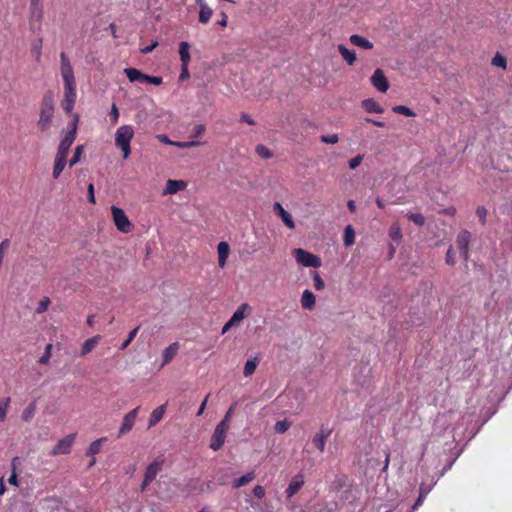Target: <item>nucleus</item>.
I'll return each instance as SVG.
<instances>
[{
	"mask_svg": "<svg viewBox=\"0 0 512 512\" xmlns=\"http://www.w3.org/2000/svg\"><path fill=\"white\" fill-rule=\"evenodd\" d=\"M60 74L63 80V98L61 107L66 114H71L77 99L76 79L70 59L65 52L60 53Z\"/></svg>",
	"mask_w": 512,
	"mask_h": 512,
	"instance_id": "obj_1",
	"label": "nucleus"
},
{
	"mask_svg": "<svg viewBox=\"0 0 512 512\" xmlns=\"http://www.w3.org/2000/svg\"><path fill=\"white\" fill-rule=\"evenodd\" d=\"M55 113V97L51 90L44 93L39 106V119L37 127L41 132H47L53 123Z\"/></svg>",
	"mask_w": 512,
	"mask_h": 512,
	"instance_id": "obj_2",
	"label": "nucleus"
},
{
	"mask_svg": "<svg viewBox=\"0 0 512 512\" xmlns=\"http://www.w3.org/2000/svg\"><path fill=\"white\" fill-rule=\"evenodd\" d=\"M134 137V128L132 125H122L115 133V145L121 150L123 159H127L131 154L130 143Z\"/></svg>",
	"mask_w": 512,
	"mask_h": 512,
	"instance_id": "obj_3",
	"label": "nucleus"
},
{
	"mask_svg": "<svg viewBox=\"0 0 512 512\" xmlns=\"http://www.w3.org/2000/svg\"><path fill=\"white\" fill-rule=\"evenodd\" d=\"M44 11L41 0H31L29 6V28L32 31H39L42 27Z\"/></svg>",
	"mask_w": 512,
	"mask_h": 512,
	"instance_id": "obj_4",
	"label": "nucleus"
},
{
	"mask_svg": "<svg viewBox=\"0 0 512 512\" xmlns=\"http://www.w3.org/2000/svg\"><path fill=\"white\" fill-rule=\"evenodd\" d=\"M164 459L158 457L154 459L146 468L144 472V478L141 483V491H145L147 487L156 479L158 473L162 470Z\"/></svg>",
	"mask_w": 512,
	"mask_h": 512,
	"instance_id": "obj_5",
	"label": "nucleus"
},
{
	"mask_svg": "<svg viewBox=\"0 0 512 512\" xmlns=\"http://www.w3.org/2000/svg\"><path fill=\"white\" fill-rule=\"evenodd\" d=\"M111 212L114 224L120 232L129 233L132 231L133 224L130 222L123 209L112 206Z\"/></svg>",
	"mask_w": 512,
	"mask_h": 512,
	"instance_id": "obj_6",
	"label": "nucleus"
},
{
	"mask_svg": "<svg viewBox=\"0 0 512 512\" xmlns=\"http://www.w3.org/2000/svg\"><path fill=\"white\" fill-rule=\"evenodd\" d=\"M293 254L296 261L305 267L319 268L322 265L320 257L304 249H294Z\"/></svg>",
	"mask_w": 512,
	"mask_h": 512,
	"instance_id": "obj_7",
	"label": "nucleus"
},
{
	"mask_svg": "<svg viewBox=\"0 0 512 512\" xmlns=\"http://www.w3.org/2000/svg\"><path fill=\"white\" fill-rule=\"evenodd\" d=\"M78 116H75L74 123L70 131H68L59 143L57 153L59 155L66 156L76 138Z\"/></svg>",
	"mask_w": 512,
	"mask_h": 512,
	"instance_id": "obj_8",
	"label": "nucleus"
},
{
	"mask_svg": "<svg viewBox=\"0 0 512 512\" xmlns=\"http://www.w3.org/2000/svg\"><path fill=\"white\" fill-rule=\"evenodd\" d=\"M471 242V233L468 230H462L456 238V246L459 249L460 256L464 261L469 259V246Z\"/></svg>",
	"mask_w": 512,
	"mask_h": 512,
	"instance_id": "obj_9",
	"label": "nucleus"
},
{
	"mask_svg": "<svg viewBox=\"0 0 512 512\" xmlns=\"http://www.w3.org/2000/svg\"><path fill=\"white\" fill-rule=\"evenodd\" d=\"M139 409L140 407H136L124 416L122 424L119 428L118 437H121L132 430Z\"/></svg>",
	"mask_w": 512,
	"mask_h": 512,
	"instance_id": "obj_10",
	"label": "nucleus"
},
{
	"mask_svg": "<svg viewBox=\"0 0 512 512\" xmlns=\"http://www.w3.org/2000/svg\"><path fill=\"white\" fill-rule=\"evenodd\" d=\"M332 433V429L330 428H325V427H321L319 432H317L314 437L312 438V444L315 446V448L317 450H319V452H324L325 450V446H326V442L328 440V438L330 437Z\"/></svg>",
	"mask_w": 512,
	"mask_h": 512,
	"instance_id": "obj_11",
	"label": "nucleus"
},
{
	"mask_svg": "<svg viewBox=\"0 0 512 512\" xmlns=\"http://www.w3.org/2000/svg\"><path fill=\"white\" fill-rule=\"evenodd\" d=\"M371 84L380 92L389 89V82L381 69H376L371 77Z\"/></svg>",
	"mask_w": 512,
	"mask_h": 512,
	"instance_id": "obj_12",
	"label": "nucleus"
},
{
	"mask_svg": "<svg viewBox=\"0 0 512 512\" xmlns=\"http://www.w3.org/2000/svg\"><path fill=\"white\" fill-rule=\"evenodd\" d=\"M74 439H75V434H70L67 437L59 440L58 443L54 446L51 454L52 455L68 454L71 450Z\"/></svg>",
	"mask_w": 512,
	"mask_h": 512,
	"instance_id": "obj_13",
	"label": "nucleus"
},
{
	"mask_svg": "<svg viewBox=\"0 0 512 512\" xmlns=\"http://www.w3.org/2000/svg\"><path fill=\"white\" fill-rule=\"evenodd\" d=\"M304 475L302 473H298L295 475L292 480L290 481L285 494L287 498H291L293 495H295L304 485Z\"/></svg>",
	"mask_w": 512,
	"mask_h": 512,
	"instance_id": "obj_14",
	"label": "nucleus"
},
{
	"mask_svg": "<svg viewBox=\"0 0 512 512\" xmlns=\"http://www.w3.org/2000/svg\"><path fill=\"white\" fill-rule=\"evenodd\" d=\"M186 187H187V183L185 181H183V180H172V179H169L166 182V187L163 190L162 194L163 195L176 194L179 191L185 190Z\"/></svg>",
	"mask_w": 512,
	"mask_h": 512,
	"instance_id": "obj_15",
	"label": "nucleus"
},
{
	"mask_svg": "<svg viewBox=\"0 0 512 512\" xmlns=\"http://www.w3.org/2000/svg\"><path fill=\"white\" fill-rule=\"evenodd\" d=\"M179 348H180L179 343L174 342L164 349L163 354H162L163 360H162V363L160 366L161 368H163L165 365H167L168 363H170L173 360V358L177 355Z\"/></svg>",
	"mask_w": 512,
	"mask_h": 512,
	"instance_id": "obj_16",
	"label": "nucleus"
},
{
	"mask_svg": "<svg viewBox=\"0 0 512 512\" xmlns=\"http://www.w3.org/2000/svg\"><path fill=\"white\" fill-rule=\"evenodd\" d=\"M218 252V265L220 268H224L227 262V258L230 253V247L227 242H220L217 246Z\"/></svg>",
	"mask_w": 512,
	"mask_h": 512,
	"instance_id": "obj_17",
	"label": "nucleus"
},
{
	"mask_svg": "<svg viewBox=\"0 0 512 512\" xmlns=\"http://www.w3.org/2000/svg\"><path fill=\"white\" fill-rule=\"evenodd\" d=\"M226 439V433L215 428L210 442V448L213 451H218L224 444Z\"/></svg>",
	"mask_w": 512,
	"mask_h": 512,
	"instance_id": "obj_18",
	"label": "nucleus"
},
{
	"mask_svg": "<svg viewBox=\"0 0 512 512\" xmlns=\"http://www.w3.org/2000/svg\"><path fill=\"white\" fill-rule=\"evenodd\" d=\"M165 411H166V404H162V405L158 406L157 408H155L150 414L148 428H151V427L155 426L156 424H158L162 420V418L165 414Z\"/></svg>",
	"mask_w": 512,
	"mask_h": 512,
	"instance_id": "obj_19",
	"label": "nucleus"
},
{
	"mask_svg": "<svg viewBox=\"0 0 512 512\" xmlns=\"http://www.w3.org/2000/svg\"><path fill=\"white\" fill-rule=\"evenodd\" d=\"M67 162V157L63 155L56 154L54 160V167L52 176L54 179H58L65 168Z\"/></svg>",
	"mask_w": 512,
	"mask_h": 512,
	"instance_id": "obj_20",
	"label": "nucleus"
},
{
	"mask_svg": "<svg viewBox=\"0 0 512 512\" xmlns=\"http://www.w3.org/2000/svg\"><path fill=\"white\" fill-rule=\"evenodd\" d=\"M316 298L310 290H304L301 296V305L304 309L312 310L315 307Z\"/></svg>",
	"mask_w": 512,
	"mask_h": 512,
	"instance_id": "obj_21",
	"label": "nucleus"
},
{
	"mask_svg": "<svg viewBox=\"0 0 512 512\" xmlns=\"http://www.w3.org/2000/svg\"><path fill=\"white\" fill-rule=\"evenodd\" d=\"M250 310V306L247 303L241 304L238 309L233 313L230 318L231 324H239L246 316V311Z\"/></svg>",
	"mask_w": 512,
	"mask_h": 512,
	"instance_id": "obj_22",
	"label": "nucleus"
},
{
	"mask_svg": "<svg viewBox=\"0 0 512 512\" xmlns=\"http://www.w3.org/2000/svg\"><path fill=\"white\" fill-rule=\"evenodd\" d=\"M124 73L126 74L130 82L138 81L141 83H145V78L147 74L142 73L140 70L136 68H126L124 69Z\"/></svg>",
	"mask_w": 512,
	"mask_h": 512,
	"instance_id": "obj_23",
	"label": "nucleus"
},
{
	"mask_svg": "<svg viewBox=\"0 0 512 512\" xmlns=\"http://www.w3.org/2000/svg\"><path fill=\"white\" fill-rule=\"evenodd\" d=\"M337 49L339 51V53L341 54V56L343 57V59L345 60V62L352 66L355 61H356V54L353 50H349L346 46H344L343 44H339L337 46Z\"/></svg>",
	"mask_w": 512,
	"mask_h": 512,
	"instance_id": "obj_24",
	"label": "nucleus"
},
{
	"mask_svg": "<svg viewBox=\"0 0 512 512\" xmlns=\"http://www.w3.org/2000/svg\"><path fill=\"white\" fill-rule=\"evenodd\" d=\"M100 339H101L100 335H96V336H93V337L87 339L82 344L80 355L85 356V355L89 354L97 346Z\"/></svg>",
	"mask_w": 512,
	"mask_h": 512,
	"instance_id": "obj_25",
	"label": "nucleus"
},
{
	"mask_svg": "<svg viewBox=\"0 0 512 512\" xmlns=\"http://www.w3.org/2000/svg\"><path fill=\"white\" fill-rule=\"evenodd\" d=\"M362 107L367 111L368 113H383V108L379 105L378 102H376L372 98H368L362 101Z\"/></svg>",
	"mask_w": 512,
	"mask_h": 512,
	"instance_id": "obj_26",
	"label": "nucleus"
},
{
	"mask_svg": "<svg viewBox=\"0 0 512 512\" xmlns=\"http://www.w3.org/2000/svg\"><path fill=\"white\" fill-rule=\"evenodd\" d=\"M349 40L353 45L361 47L363 49H367V50L372 49L374 46L371 41H369L368 39H366L358 34L351 35Z\"/></svg>",
	"mask_w": 512,
	"mask_h": 512,
	"instance_id": "obj_27",
	"label": "nucleus"
},
{
	"mask_svg": "<svg viewBox=\"0 0 512 512\" xmlns=\"http://www.w3.org/2000/svg\"><path fill=\"white\" fill-rule=\"evenodd\" d=\"M189 44L188 42H180L179 44V54L182 66H188L191 60L190 52H189Z\"/></svg>",
	"mask_w": 512,
	"mask_h": 512,
	"instance_id": "obj_28",
	"label": "nucleus"
},
{
	"mask_svg": "<svg viewBox=\"0 0 512 512\" xmlns=\"http://www.w3.org/2000/svg\"><path fill=\"white\" fill-rule=\"evenodd\" d=\"M255 477H256V475H255L254 471L248 472L247 474L241 476L240 478L235 479L232 482V487L234 489H238L242 486H245L248 483H250L251 481H253L255 479Z\"/></svg>",
	"mask_w": 512,
	"mask_h": 512,
	"instance_id": "obj_29",
	"label": "nucleus"
},
{
	"mask_svg": "<svg viewBox=\"0 0 512 512\" xmlns=\"http://www.w3.org/2000/svg\"><path fill=\"white\" fill-rule=\"evenodd\" d=\"M106 440H107L106 437H102V438H99V439L93 441L90 444V446L86 452V455L93 457L94 455L98 454L101 450L102 443H104Z\"/></svg>",
	"mask_w": 512,
	"mask_h": 512,
	"instance_id": "obj_30",
	"label": "nucleus"
},
{
	"mask_svg": "<svg viewBox=\"0 0 512 512\" xmlns=\"http://www.w3.org/2000/svg\"><path fill=\"white\" fill-rule=\"evenodd\" d=\"M344 245L349 247L355 242V231L351 225L346 226L343 235Z\"/></svg>",
	"mask_w": 512,
	"mask_h": 512,
	"instance_id": "obj_31",
	"label": "nucleus"
},
{
	"mask_svg": "<svg viewBox=\"0 0 512 512\" xmlns=\"http://www.w3.org/2000/svg\"><path fill=\"white\" fill-rule=\"evenodd\" d=\"M42 45H43L42 38L35 40L31 44V54L35 58L36 61H40V58L42 55Z\"/></svg>",
	"mask_w": 512,
	"mask_h": 512,
	"instance_id": "obj_32",
	"label": "nucleus"
},
{
	"mask_svg": "<svg viewBox=\"0 0 512 512\" xmlns=\"http://www.w3.org/2000/svg\"><path fill=\"white\" fill-rule=\"evenodd\" d=\"M213 15V10L208 5H202L199 12V22L206 24Z\"/></svg>",
	"mask_w": 512,
	"mask_h": 512,
	"instance_id": "obj_33",
	"label": "nucleus"
},
{
	"mask_svg": "<svg viewBox=\"0 0 512 512\" xmlns=\"http://www.w3.org/2000/svg\"><path fill=\"white\" fill-rule=\"evenodd\" d=\"M258 363H259L258 358H253V359L247 360V362L245 363V366H244V370H243L244 376L245 377L251 376L255 372V370L258 366Z\"/></svg>",
	"mask_w": 512,
	"mask_h": 512,
	"instance_id": "obj_34",
	"label": "nucleus"
},
{
	"mask_svg": "<svg viewBox=\"0 0 512 512\" xmlns=\"http://www.w3.org/2000/svg\"><path fill=\"white\" fill-rule=\"evenodd\" d=\"M11 398L5 397L0 400V422H3L6 419L8 409L10 407Z\"/></svg>",
	"mask_w": 512,
	"mask_h": 512,
	"instance_id": "obj_35",
	"label": "nucleus"
},
{
	"mask_svg": "<svg viewBox=\"0 0 512 512\" xmlns=\"http://www.w3.org/2000/svg\"><path fill=\"white\" fill-rule=\"evenodd\" d=\"M35 411H36V404H35V402H32L22 412V415H21L22 419L25 422H30L32 420V418L34 417Z\"/></svg>",
	"mask_w": 512,
	"mask_h": 512,
	"instance_id": "obj_36",
	"label": "nucleus"
},
{
	"mask_svg": "<svg viewBox=\"0 0 512 512\" xmlns=\"http://www.w3.org/2000/svg\"><path fill=\"white\" fill-rule=\"evenodd\" d=\"M389 237L396 242H399L402 239L401 228L397 223H394L390 226Z\"/></svg>",
	"mask_w": 512,
	"mask_h": 512,
	"instance_id": "obj_37",
	"label": "nucleus"
},
{
	"mask_svg": "<svg viewBox=\"0 0 512 512\" xmlns=\"http://www.w3.org/2000/svg\"><path fill=\"white\" fill-rule=\"evenodd\" d=\"M255 152L263 159H270L273 156L272 151L262 144L256 146Z\"/></svg>",
	"mask_w": 512,
	"mask_h": 512,
	"instance_id": "obj_38",
	"label": "nucleus"
},
{
	"mask_svg": "<svg viewBox=\"0 0 512 512\" xmlns=\"http://www.w3.org/2000/svg\"><path fill=\"white\" fill-rule=\"evenodd\" d=\"M491 64L493 66H495V67H500L502 69H506V67H507V60L500 53H496L495 56L491 60Z\"/></svg>",
	"mask_w": 512,
	"mask_h": 512,
	"instance_id": "obj_39",
	"label": "nucleus"
},
{
	"mask_svg": "<svg viewBox=\"0 0 512 512\" xmlns=\"http://www.w3.org/2000/svg\"><path fill=\"white\" fill-rule=\"evenodd\" d=\"M407 218L419 227L425 224V217L421 213H408Z\"/></svg>",
	"mask_w": 512,
	"mask_h": 512,
	"instance_id": "obj_40",
	"label": "nucleus"
},
{
	"mask_svg": "<svg viewBox=\"0 0 512 512\" xmlns=\"http://www.w3.org/2000/svg\"><path fill=\"white\" fill-rule=\"evenodd\" d=\"M393 112L401 115H405L407 117H414L415 113L409 107L404 105H397L392 108Z\"/></svg>",
	"mask_w": 512,
	"mask_h": 512,
	"instance_id": "obj_41",
	"label": "nucleus"
},
{
	"mask_svg": "<svg viewBox=\"0 0 512 512\" xmlns=\"http://www.w3.org/2000/svg\"><path fill=\"white\" fill-rule=\"evenodd\" d=\"M51 301L49 297L44 296L38 303V306L36 308L37 314H42L48 310V307L50 305Z\"/></svg>",
	"mask_w": 512,
	"mask_h": 512,
	"instance_id": "obj_42",
	"label": "nucleus"
},
{
	"mask_svg": "<svg viewBox=\"0 0 512 512\" xmlns=\"http://www.w3.org/2000/svg\"><path fill=\"white\" fill-rule=\"evenodd\" d=\"M291 426V422L288 420L277 421L275 424V431L279 434L285 433Z\"/></svg>",
	"mask_w": 512,
	"mask_h": 512,
	"instance_id": "obj_43",
	"label": "nucleus"
},
{
	"mask_svg": "<svg viewBox=\"0 0 512 512\" xmlns=\"http://www.w3.org/2000/svg\"><path fill=\"white\" fill-rule=\"evenodd\" d=\"M279 216L288 228H290V229L295 228V223H294L293 218L289 212H287L285 210L284 212H281V215H279Z\"/></svg>",
	"mask_w": 512,
	"mask_h": 512,
	"instance_id": "obj_44",
	"label": "nucleus"
},
{
	"mask_svg": "<svg viewBox=\"0 0 512 512\" xmlns=\"http://www.w3.org/2000/svg\"><path fill=\"white\" fill-rule=\"evenodd\" d=\"M52 348H53L52 344H47L46 345L45 351H44L43 355L39 358V363L40 364L46 365V364L49 363L50 358H51Z\"/></svg>",
	"mask_w": 512,
	"mask_h": 512,
	"instance_id": "obj_45",
	"label": "nucleus"
},
{
	"mask_svg": "<svg viewBox=\"0 0 512 512\" xmlns=\"http://www.w3.org/2000/svg\"><path fill=\"white\" fill-rule=\"evenodd\" d=\"M83 152V146L79 145L75 148L73 157L69 161V167H73L75 164H77L80 161L81 155Z\"/></svg>",
	"mask_w": 512,
	"mask_h": 512,
	"instance_id": "obj_46",
	"label": "nucleus"
},
{
	"mask_svg": "<svg viewBox=\"0 0 512 512\" xmlns=\"http://www.w3.org/2000/svg\"><path fill=\"white\" fill-rule=\"evenodd\" d=\"M206 131V127L204 124H196L192 129V135L193 138H201Z\"/></svg>",
	"mask_w": 512,
	"mask_h": 512,
	"instance_id": "obj_47",
	"label": "nucleus"
},
{
	"mask_svg": "<svg viewBox=\"0 0 512 512\" xmlns=\"http://www.w3.org/2000/svg\"><path fill=\"white\" fill-rule=\"evenodd\" d=\"M139 327L134 328L132 331L129 332V335L127 339L122 343L120 349L124 350L128 347V345L133 341V339L136 337L138 333Z\"/></svg>",
	"mask_w": 512,
	"mask_h": 512,
	"instance_id": "obj_48",
	"label": "nucleus"
},
{
	"mask_svg": "<svg viewBox=\"0 0 512 512\" xmlns=\"http://www.w3.org/2000/svg\"><path fill=\"white\" fill-rule=\"evenodd\" d=\"M313 281H314V288L316 290H323L325 288V283L318 272H314Z\"/></svg>",
	"mask_w": 512,
	"mask_h": 512,
	"instance_id": "obj_49",
	"label": "nucleus"
},
{
	"mask_svg": "<svg viewBox=\"0 0 512 512\" xmlns=\"http://www.w3.org/2000/svg\"><path fill=\"white\" fill-rule=\"evenodd\" d=\"M201 142L199 141H185V142H175V146L181 149L191 148L199 146Z\"/></svg>",
	"mask_w": 512,
	"mask_h": 512,
	"instance_id": "obj_50",
	"label": "nucleus"
},
{
	"mask_svg": "<svg viewBox=\"0 0 512 512\" xmlns=\"http://www.w3.org/2000/svg\"><path fill=\"white\" fill-rule=\"evenodd\" d=\"M321 142L326 144H336L339 141L337 134L322 135L320 137Z\"/></svg>",
	"mask_w": 512,
	"mask_h": 512,
	"instance_id": "obj_51",
	"label": "nucleus"
},
{
	"mask_svg": "<svg viewBox=\"0 0 512 512\" xmlns=\"http://www.w3.org/2000/svg\"><path fill=\"white\" fill-rule=\"evenodd\" d=\"M476 215L479 217L481 224L484 225L486 223L487 209L479 206L476 210Z\"/></svg>",
	"mask_w": 512,
	"mask_h": 512,
	"instance_id": "obj_52",
	"label": "nucleus"
},
{
	"mask_svg": "<svg viewBox=\"0 0 512 512\" xmlns=\"http://www.w3.org/2000/svg\"><path fill=\"white\" fill-rule=\"evenodd\" d=\"M109 116H110V120L113 124H116L118 122V119H119V110L116 106V104H113L112 107H111V111L109 113Z\"/></svg>",
	"mask_w": 512,
	"mask_h": 512,
	"instance_id": "obj_53",
	"label": "nucleus"
},
{
	"mask_svg": "<svg viewBox=\"0 0 512 512\" xmlns=\"http://www.w3.org/2000/svg\"><path fill=\"white\" fill-rule=\"evenodd\" d=\"M363 156L358 155L352 159L349 160V168L354 170L356 169L362 162Z\"/></svg>",
	"mask_w": 512,
	"mask_h": 512,
	"instance_id": "obj_54",
	"label": "nucleus"
},
{
	"mask_svg": "<svg viewBox=\"0 0 512 512\" xmlns=\"http://www.w3.org/2000/svg\"><path fill=\"white\" fill-rule=\"evenodd\" d=\"M446 263L448 265H454L456 263L455 257H454V251L452 247H449L446 253Z\"/></svg>",
	"mask_w": 512,
	"mask_h": 512,
	"instance_id": "obj_55",
	"label": "nucleus"
},
{
	"mask_svg": "<svg viewBox=\"0 0 512 512\" xmlns=\"http://www.w3.org/2000/svg\"><path fill=\"white\" fill-rule=\"evenodd\" d=\"M145 83L153 84V85H160L162 84V78L158 76H150L146 75Z\"/></svg>",
	"mask_w": 512,
	"mask_h": 512,
	"instance_id": "obj_56",
	"label": "nucleus"
},
{
	"mask_svg": "<svg viewBox=\"0 0 512 512\" xmlns=\"http://www.w3.org/2000/svg\"><path fill=\"white\" fill-rule=\"evenodd\" d=\"M253 494H254L255 497H257L259 499L264 498V496H265V489H264V487L261 486V485H256L253 488Z\"/></svg>",
	"mask_w": 512,
	"mask_h": 512,
	"instance_id": "obj_57",
	"label": "nucleus"
},
{
	"mask_svg": "<svg viewBox=\"0 0 512 512\" xmlns=\"http://www.w3.org/2000/svg\"><path fill=\"white\" fill-rule=\"evenodd\" d=\"M229 426H230V421L226 420V419H222L220 421V423L216 426V429L224 432V433H227L228 429H229Z\"/></svg>",
	"mask_w": 512,
	"mask_h": 512,
	"instance_id": "obj_58",
	"label": "nucleus"
},
{
	"mask_svg": "<svg viewBox=\"0 0 512 512\" xmlns=\"http://www.w3.org/2000/svg\"><path fill=\"white\" fill-rule=\"evenodd\" d=\"M88 191V201L92 204H94L95 201V195H94V185L90 183L87 188Z\"/></svg>",
	"mask_w": 512,
	"mask_h": 512,
	"instance_id": "obj_59",
	"label": "nucleus"
},
{
	"mask_svg": "<svg viewBox=\"0 0 512 512\" xmlns=\"http://www.w3.org/2000/svg\"><path fill=\"white\" fill-rule=\"evenodd\" d=\"M158 140L164 144L175 146L176 141H172L167 135L161 134L157 136Z\"/></svg>",
	"mask_w": 512,
	"mask_h": 512,
	"instance_id": "obj_60",
	"label": "nucleus"
},
{
	"mask_svg": "<svg viewBox=\"0 0 512 512\" xmlns=\"http://www.w3.org/2000/svg\"><path fill=\"white\" fill-rule=\"evenodd\" d=\"M209 396H210V394H208V395L204 398V400L202 401V403H201V405H200V407H199V409H198V411H197V415H198V416L202 415V414H203V412L205 411L206 406H207V403H208Z\"/></svg>",
	"mask_w": 512,
	"mask_h": 512,
	"instance_id": "obj_61",
	"label": "nucleus"
},
{
	"mask_svg": "<svg viewBox=\"0 0 512 512\" xmlns=\"http://www.w3.org/2000/svg\"><path fill=\"white\" fill-rule=\"evenodd\" d=\"M241 121L246 122V123H247V124H249V125H254V124H255V122H254V120L251 118V116H250V115H248V114H246V113H242V114H241Z\"/></svg>",
	"mask_w": 512,
	"mask_h": 512,
	"instance_id": "obj_62",
	"label": "nucleus"
},
{
	"mask_svg": "<svg viewBox=\"0 0 512 512\" xmlns=\"http://www.w3.org/2000/svg\"><path fill=\"white\" fill-rule=\"evenodd\" d=\"M235 407H236V403L232 404L229 409L227 410L225 416H224V419L230 421L231 420V417L233 415V412L235 410Z\"/></svg>",
	"mask_w": 512,
	"mask_h": 512,
	"instance_id": "obj_63",
	"label": "nucleus"
},
{
	"mask_svg": "<svg viewBox=\"0 0 512 512\" xmlns=\"http://www.w3.org/2000/svg\"><path fill=\"white\" fill-rule=\"evenodd\" d=\"M187 78H189L188 66H182V71H181V74L179 76V79L180 80H184V79H187Z\"/></svg>",
	"mask_w": 512,
	"mask_h": 512,
	"instance_id": "obj_64",
	"label": "nucleus"
}]
</instances>
